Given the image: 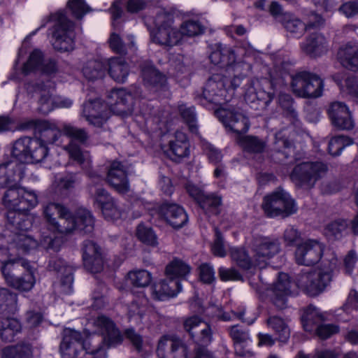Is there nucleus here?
Returning <instances> with one entry per match:
<instances>
[{
  "label": "nucleus",
  "instance_id": "obj_1",
  "mask_svg": "<svg viewBox=\"0 0 358 358\" xmlns=\"http://www.w3.org/2000/svg\"><path fill=\"white\" fill-rule=\"evenodd\" d=\"M93 325L97 333L85 338L78 331L64 329L59 347L63 358H106V348L122 343V335L109 317L99 315L94 320Z\"/></svg>",
  "mask_w": 358,
  "mask_h": 358
},
{
  "label": "nucleus",
  "instance_id": "obj_2",
  "mask_svg": "<svg viewBox=\"0 0 358 358\" xmlns=\"http://www.w3.org/2000/svg\"><path fill=\"white\" fill-rule=\"evenodd\" d=\"M21 165L8 161L0 164V187H8L3 197V204L8 209L7 223L10 229H29L32 219L26 213L38 204V198L34 191L27 190L17 183L22 176Z\"/></svg>",
  "mask_w": 358,
  "mask_h": 358
},
{
  "label": "nucleus",
  "instance_id": "obj_3",
  "mask_svg": "<svg viewBox=\"0 0 358 358\" xmlns=\"http://www.w3.org/2000/svg\"><path fill=\"white\" fill-rule=\"evenodd\" d=\"M215 114L227 129L237 134L236 142L242 150L250 154H259L264 152L266 142L255 136H241L250 128L248 118L241 111L230 106L215 109Z\"/></svg>",
  "mask_w": 358,
  "mask_h": 358
},
{
  "label": "nucleus",
  "instance_id": "obj_4",
  "mask_svg": "<svg viewBox=\"0 0 358 358\" xmlns=\"http://www.w3.org/2000/svg\"><path fill=\"white\" fill-rule=\"evenodd\" d=\"M94 218L85 208H79L73 215L67 209L66 215L58 217L48 228L54 234L67 235L78 231L83 234H91L94 230Z\"/></svg>",
  "mask_w": 358,
  "mask_h": 358
},
{
  "label": "nucleus",
  "instance_id": "obj_5",
  "mask_svg": "<svg viewBox=\"0 0 358 358\" xmlns=\"http://www.w3.org/2000/svg\"><path fill=\"white\" fill-rule=\"evenodd\" d=\"M318 270L302 271L296 278V285L306 294L315 296L322 292L332 280V273L336 266L337 259L333 257L328 266Z\"/></svg>",
  "mask_w": 358,
  "mask_h": 358
},
{
  "label": "nucleus",
  "instance_id": "obj_6",
  "mask_svg": "<svg viewBox=\"0 0 358 358\" xmlns=\"http://www.w3.org/2000/svg\"><path fill=\"white\" fill-rule=\"evenodd\" d=\"M174 14L166 9H159L155 17L156 29L150 34L153 43L164 47L172 48L178 45L182 38L180 28L174 25Z\"/></svg>",
  "mask_w": 358,
  "mask_h": 358
},
{
  "label": "nucleus",
  "instance_id": "obj_7",
  "mask_svg": "<svg viewBox=\"0 0 358 358\" xmlns=\"http://www.w3.org/2000/svg\"><path fill=\"white\" fill-rule=\"evenodd\" d=\"M1 272L7 283L16 289L27 292L35 284L29 263L24 259H15L3 263Z\"/></svg>",
  "mask_w": 358,
  "mask_h": 358
},
{
  "label": "nucleus",
  "instance_id": "obj_8",
  "mask_svg": "<svg viewBox=\"0 0 358 358\" xmlns=\"http://www.w3.org/2000/svg\"><path fill=\"white\" fill-rule=\"evenodd\" d=\"M28 94L35 99L38 104V110L43 114H48L55 107L69 108L72 106L71 99L57 96L52 97L53 83L50 80L45 82L29 83L27 85Z\"/></svg>",
  "mask_w": 358,
  "mask_h": 358
},
{
  "label": "nucleus",
  "instance_id": "obj_9",
  "mask_svg": "<svg viewBox=\"0 0 358 358\" xmlns=\"http://www.w3.org/2000/svg\"><path fill=\"white\" fill-rule=\"evenodd\" d=\"M228 83L227 77L219 73L213 74L206 81L202 94L196 96V100L209 109L227 103L229 101L227 94L231 90L227 87Z\"/></svg>",
  "mask_w": 358,
  "mask_h": 358
},
{
  "label": "nucleus",
  "instance_id": "obj_10",
  "mask_svg": "<svg viewBox=\"0 0 358 358\" xmlns=\"http://www.w3.org/2000/svg\"><path fill=\"white\" fill-rule=\"evenodd\" d=\"M328 170L327 164L322 161L302 162L294 166L289 177L296 187L311 189Z\"/></svg>",
  "mask_w": 358,
  "mask_h": 358
},
{
  "label": "nucleus",
  "instance_id": "obj_11",
  "mask_svg": "<svg viewBox=\"0 0 358 358\" xmlns=\"http://www.w3.org/2000/svg\"><path fill=\"white\" fill-rule=\"evenodd\" d=\"M50 20L54 22L51 43L55 50L69 52L74 49V23L62 12L52 14Z\"/></svg>",
  "mask_w": 358,
  "mask_h": 358
},
{
  "label": "nucleus",
  "instance_id": "obj_12",
  "mask_svg": "<svg viewBox=\"0 0 358 358\" xmlns=\"http://www.w3.org/2000/svg\"><path fill=\"white\" fill-rule=\"evenodd\" d=\"M290 87L298 97L314 99L322 96L324 81L317 74L306 71H300L290 76Z\"/></svg>",
  "mask_w": 358,
  "mask_h": 358
},
{
  "label": "nucleus",
  "instance_id": "obj_13",
  "mask_svg": "<svg viewBox=\"0 0 358 358\" xmlns=\"http://www.w3.org/2000/svg\"><path fill=\"white\" fill-rule=\"evenodd\" d=\"M184 328L191 338L199 346L195 350L194 358H213L204 345L212 341V332L209 325L198 316L189 317L184 322Z\"/></svg>",
  "mask_w": 358,
  "mask_h": 358
},
{
  "label": "nucleus",
  "instance_id": "obj_14",
  "mask_svg": "<svg viewBox=\"0 0 358 358\" xmlns=\"http://www.w3.org/2000/svg\"><path fill=\"white\" fill-rule=\"evenodd\" d=\"M11 155L21 163H39L48 156V151L34 138L24 136L13 143Z\"/></svg>",
  "mask_w": 358,
  "mask_h": 358
},
{
  "label": "nucleus",
  "instance_id": "obj_15",
  "mask_svg": "<svg viewBox=\"0 0 358 358\" xmlns=\"http://www.w3.org/2000/svg\"><path fill=\"white\" fill-rule=\"evenodd\" d=\"M264 83H268L273 90V92H266L262 89V83L257 79L251 80L248 84L245 92V100L248 103H257L260 107L267 106L274 98L275 91L285 85L284 80L281 78L275 79L271 77L270 80H264Z\"/></svg>",
  "mask_w": 358,
  "mask_h": 358
},
{
  "label": "nucleus",
  "instance_id": "obj_16",
  "mask_svg": "<svg viewBox=\"0 0 358 358\" xmlns=\"http://www.w3.org/2000/svg\"><path fill=\"white\" fill-rule=\"evenodd\" d=\"M262 208L267 216L271 217L278 215L287 217L296 213L297 210L294 201L282 189L265 196Z\"/></svg>",
  "mask_w": 358,
  "mask_h": 358
},
{
  "label": "nucleus",
  "instance_id": "obj_17",
  "mask_svg": "<svg viewBox=\"0 0 358 358\" xmlns=\"http://www.w3.org/2000/svg\"><path fill=\"white\" fill-rule=\"evenodd\" d=\"M63 131L66 136L72 139V141L66 147L70 157L80 165L85 164L86 159L83 152L80 146L74 143L73 141H78L81 145L89 146L90 143L87 131L84 128H78L70 124L64 125Z\"/></svg>",
  "mask_w": 358,
  "mask_h": 358
},
{
  "label": "nucleus",
  "instance_id": "obj_18",
  "mask_svg": "<svg viewBox=\"0 0 358 358\" xmlns=\"http://www.w3.org/2000/svg\"><path fill=\"white\" fill-rule=\"evenodd\" d=\"M324 245L317 240L308 239L297 244L296 262L306 266H313L321 259Z\"/></svg>",
  "mask_w": 358,
  "mask_h": 358
},
{
  "label": "nucleus",
  "instance_id": "obj_19",
  "mask_svg": "<svg viewBox=\"0 0 358 358\" xmlns=\"http://www.w3.org/2000/svg\"><path fill=\"white\" fill-rule=\"evenodd\" d=\"M280 250V243L276 238L267 236L257 238L253 244L255 266L264 268L267 262Z\"/></svg>",
  "mask_w": 358,
  "mask_h": 358
},
{
  "label": "nucleus",
  "instance_id": "obj_20",
  "mask_svg": "<svg viewBox=\"0 0 358 358\" xmlns=\"http://www.w3.org/2000/svg\"><path fill=\"white\" fill-rule=\"evenodd\" d=\"M209 59L211 63L220 67H227L228 70L238 71V69L245 66L243 62H236L234 50L227 45L217 43L212 45Z\"/></svg>",
  "mask_w": 358,
  "mask_h": 358
},
{
  "label": "nucleus",
  "instance_id": "obj_21",
  "mask_svg": "<svg viewBox=\"0 0 358 358\" xmlns=\"http://www.w3.org/2000/svg\"><path fill=\"white\" fill-rule=\"evenodd\" d=\"M28 230L18 228L12 230L7 223L6 229L3 234H0V238H4L10 248H16L22 252H28L38 245V242L27 234Z\"/></svg>",
  "mask_w": 358,
  "mask_h": 358
},
{
  "label": "nucleus",
  "instance_id": "obj_22",
  "mask_svg": "<svg viewBox=\"0 0 358 358\" xmlns=\"http://www.w3.org/2000/svg\"><path fill=\"white\" fill-rule=\"evenodd\" d=\"M106 104L113 113L126 117L133 111V96L124 89H113L108 95Z\"/></svg>",
  "mask_w": 358,
  "mask_h": 358
},
{
  "label": "nucleus",
  "instance_id": "obj_23",
  "mask_svg": "<svg viewBox=\"0 0 358 358\" xmlns=\"http://www.w3.org/2000/svg\"><path fill=\"white\" fill-rule=\"evenodd\" d=\"M83 260L85 268L96 273L102 271L103 260L101 248L92 241L86 240L83 243Z\"/></svg>",
  "mask_w": 358,
  "mask_h": 358
},
{
  "label": "nucleus",
  "instance_id": "obj_24",
  "mask_svg": "<svg viewBox=\"0 0 358 358\" xmlns=\"http://www.w3.org/2000/svg\"><path fill=\"white\" fill-rule=\"evenodd\" d=\"M228 331L234 343L235 354L239 357H252V339L249 331L241 326L233 325L228 329Z\"/></svg>",
  "mask_w": 358,
  "mask_h": 358
},
{
  "label": "nucleus",
  "instance_id": "obj_25",
  "mask_svg": "<svg viewBox=\"0 0 358 358\" xmlns=\"http://www.w3.org/2000/svg\"><path fill=\"white\" fill-rule=\"evenodd\" d=\"M328 114L332 124L340 129L350 130L354 127V121L348 106L343 102L331 103Z\"/></svg>",
  "mask_w": 358,
  "mask_h": 358
},
{
  "label": "nucleus",
  "instance_id": "obj_26",
  "mask_svg": "<svg viewBox=\"0 0 358 358\" xmlns=\"http://www.w3.org/2000/svg\"><path fill=\"white\" fill-rule=\"evenodd\" d=\"M106 108V106L100 100H90L83 103L82 115L90 124L99 128L103 127L108 119Z\"/></svg>",
  "mask_w": 358,
  "mask_h": 358
},
{
  "label": "nucleus",
  "instance_id": "obj_27",
  "mask_svg": "<svg viewBox=\"0 0 358 358\" xmlns=\"http://www.w3.org/2000/svg\"><path fill=\"white\" fill-rule=\"evenodd\" d=\"M159 213L175 229L182 227L188 221L184 208L174 203L164 202L159 208Z\"/></svg>",
  "mask_w": 358,
  "mask_h": 358
},
{
  "label": "nucleus",
  "instance_id": "obj_28",
  "mask_svg": "<svg viewBox=\"0 0 358 358\" xmlns=\"http://www.w3.org/2000/svg\"><path fill=\"white\" fill-rule=\"evenodd\" d=\"M294 152L293 143L286 137L284 131L275 134L271 157L277 163L287 165L292 160H288Z\"/></svg>",
  "mask_w": 358,
  "mask_h": 358
},
{
  "label": "nucleus",
  "instance_id": "obj_29",
  "mask_svg": "<svg viewBox=\"0 0 358 358\" xmlns=\"http://www.w3.org/2000/svg\"><path fill=\"white\" fill-rule=\"evenodd\" d=\"M300 47L303 52L313 58L321 57L329 50L327 38L317 32L308 35L300 44Z\"/></svg>",
  "mask_w": 358,
  "mask_h": 358
},
{
  "label": "nucleus",
  "instance_id": "obj_30",
  "mask_svg": "<svg viewBox=\"0 0 358 358\" xmlns=\"http://www.w3.org/2000/svg\"><path fill=\"white\" fill-rule=\"evenodd\" d=\"M50 271L60 273L62 291L66 294L72 292L73 282V268L61 258H52L49 261Z\"/></svg>",
  "mask_w": 358,
  "mask_h": 358
},
{
  "label": "nucleus",
  "instance_id": "obj_31",
  "mask_svg": "<svg viewBox=\"0 0 358 358\" xmlns=\"http://www.w3.org/2000/svg\"><path fill=\"white\" fill-rule=\"evenodd\" d=\"M291 294V281L287 274L279 273L277 282L272 289L271 300L279 309L287 306V297Z\"/></svg>",
  "mask_w": 358,
  "mask_h": 358
},
{
  "label": "nucleus",
  "instance_id": "obj_32",
  "mask_svg": "<svg viewBox=\"0 0 358 358\" xmlns=\"http://www.w3.org/2000/svg\"><path fill=\"white\" fill-rule=\"evenodd\" d=\"M107 181L116 191L125 193L129 191V184L124 166L117 161L111 163L108 171Z\"/></svg>",
  "mask_w": 358,
  "mask_h": 358
},
{
  "label": "nucleus",
  "instance_id": "obj_33",
  "mask_svg": "<svg viewBox=\"0 0 358 358\" xmlns=\"http://www.w3.org/2000/svg\"><path fill=\"white\" fill-rule=\"evenodd\" d=\"M182 290L181 283L177 280H161L152 287V297L155 300L165 301L176 296Z\"/></svg>",
  "mask_w": 358,
  "mask_h": 358
},
{
  "label": "nucleus",
  "instance_id": "obj_34",
  "mask_svg": "<svg viewBox=\"0 0 358 358\" xmlns=\"http://www.w3.org/2000/svg\"><path fill=\"white\" fill-rule=\"evenodd\" d=\"M108 66L109 76L117 83L126 82L129 74V68L125 59L120 57L108 59L105 64Z\"/></svg>",
  "mask_w": 358,
  "mask_h": 358
},
{
  "label": "nucleus",
  "instance_id": "obj_35",
  "mask_svg": "<svg viewBox=\"0 0 358 358\" xmlns=\"http://www.w3.org/2000/svg\"><path fill=\"white\" fill-rule=\"evenodd\" d=\"M39 125L40 127L37 132L38 136L34 138V139L39 141L41 145L44 147L48 153L49 149L48 145L54 144L58 141L61 136V131L55 124L48 121L43 120Z\"/></svg>",
  "mask_w": 358,
  "mask_h": 358
},
{
  "label": "nucleus",
  "instance_id": "obj_36",
  "mask_svg": "<svg viewBox=\"0 0 358 358\" xmlns=\"http://www.w3.org/2000/svg\"><path fill=\"white\" fill-rule=\"evenodd\" d=\"M168 155L173 161L187 157L189 154V143L185 133L177 131L175 134V140L169 142Z\"/></svg>",
  "mask_w": 358,
  "mask_h": 358
},
{
  "label": "nucleus",
  "instance_id": "obj_37",
  "mask_svg": "<svg viewBox=\"0 0 358 358\" xmlns=\"http://www.w3.org/2000/svg\"><path fill=\"white\" fill-rule=\"evenodd\" d=\"M338 58L343 66L352 71L358 69V43L349 42L338 52Z\"/></svg>",
  "mask_w": 358,
  "mask_h": 358
},
{
  "label": "nucleus",
  "instance_id": "obj_38",
  "mask_svg": "<svg viewBox=\"0 0 358 358\" xmlns=\"http://www.w3.org/2000/svg\"><path fill=\"white\" fill-rule=\"evenodd\" d=\"M141 73L145 85L152 87L156 90L162 89L166 85V76L152 64H144L142 66Z\"/></svg>",
  "mask_w": 358,
  "mask_h": 358
},
{
  "label": "nucleus",
  "instance_id": "obj_39",
  "mask_svg": "<svg viewBox=\"0 0 358 358\" xmlns=\"http://www.w3.org/2000/svg\"><path fill=\"white\" fill-rule=\"evenodd\" d=\"M190 271L191 267L188 264L180 259L174 258L166 265L165 274L168 279L177 280L180 282V280L185 279Z\"/></svg>",
  "mask_w": 358,
  "mask_h": 358
},
{
  "label": "nucleus",
  "instance_id": "obj_40",
  "mask_svg": "<svg viewBox=\"0 0 358 358\" xmlns=\"http://www.w3.org/2000/svg\"><path fill=\"white\" fill-rule=\"evenodd\" d=\"M323 320L322 315L314 306H310L306 308L301 316V322L306 331L312 333L317 326Z\"/></svg>",
  "mask_w": 358,
  "mask_h": 358
},
{
  "label": "nucleus",
  "instance_id": "obj_41",
  "mask_svg": "<svg viewBox=\"0 0 358 358\" xmlns=\"http://www.w3.org/2000/svg\"><path fill=\"white\" fill-rule=\"evenodd\" d=\"M21 328L17 320L10 317L3 319L0 324V337L5 342H12L15 335L20 332Z\"/></svg>",
  "mask_w": 358,
  "mask_h": 358
},
{
  "label": "nucleus",
  "instance_id": "obj_42",
  "mask_svg": "<svg viewBox=\"0 0 358 358\" xmlns=\"http://www.w3.org/2000/svg\"><path fill=\"white\" fill-rule=\"evenodd\" d=\"M127 38L129 43H125L117 34L113 32L110 34L108 42L113 52L120 55H126L129 50L131 51L136 50L134 36L130 35Z\"/></svg>",
  "mask_w": 358,
  "mask_h": 358
},
{
  "label": "nucleus",
  "instance_id": "obj_43",
  "mask_svg": "<svg viewBox=\"0 0 358 358\" xmlns=\"http://www.w3.org/2000/svg\"><path fill=\"white\" fill-rule=\"evenodd\" d=\"M278 103L282 109L285 115L290 120L292 124H296L299 122V115L292 96L287 93L280 92L278 95Z\"/></svg>",
  "mask_w": 358,
  "mask_h": 358
},
{
  "label": "nucleus",
  "instance_id": "obj_44",
  "mask_svg": "<svg viewBox=\"0 0 358 358\" xmlns=\"http://www.w3.org/2000/svg\"><path fill=\"white\" fill-rule=\"evenodd\" d=\"M208 215H217L220 213L222 197L216 194H206L198 203Z\"/></svg>",
  "mask_w": 358,
  "mask_h": 358
},
{
  "label": "nucleus",
  "instance_id": "obj_45",
  "mask_svg": "<svg viewBox=\"0 0 358 358\" xmlns=\"http://www.w3.org/2000/svg\"><path fill=\"white\" fill-rule=\"evenodd\" d=\"M67 208L61 203L50 202L43 206V216L48 228L60 216L66 215Z\"/></svg>",
  "mask_w": 358,
  "mask_h": 358
},
{
  "label": "nucleus",
  "instance_id": "obj_46",
  "mask_svg": "<svg viewBox=\"0 0 358 358\" xmlns=\"http://www.w3.org/2000/svg\"><path fill=\"white\" fill-rule=\"evenodd\" d=\"M106 64L100 60L87 61L82 69L85 78L89 80H94L103 78L105 73Z\"/></svg>",
  "mask_w": 358,
  "mask_h": 358
},
{
  "label": "nucleus",
  "instance_id": "obj_47",
  "mask_svg": "<svg viewBox=\"0 0 358 358\" xmlns=\"http://www.w3.org/2000/svg\"><path fill=\"white\" fill-rule=\"evenodd\" d=\"M267 324L274 330L278 340L281 343H287L290 337V329L287 323L278 316H271L267 319Z\"/></svg>",
  "mask_w": 358,
  "mask_h": 358
},
{
  "label": "nucleus",
  "instance_id": "obj_48",
  "mask_svg": "<svg viewBox=\"0 0 358 358\" xmlns=\"http://www.w3.org/2000/svg\"><path fill=\"white\" fill-rule=\"evenodd\" d=\"M179 28L182 38L183 36L192 38L202 35L206 29V26L200 20L196 19L183 21Z\"/></svg>",
  "mask_w": 358,
  "mask_h": 358
},
{
  "label": "nucleus",
  "instance_id": "obj_49",
  "mask_svg": "<svg viewBox=\"0 0 358 358\" xmlns=\"http://www.w3.org/2000/svg\"><path fill=\"white\" fill-rule=\"evenodd\" d=\"M281 20L285 29L296 38L301 36L307 28L305 23L289 14L283 15Z\"/></svg>",
  "mask_w": 358,
  "mask_h": 358
},
{
  "label": "nucleus",
  "instance_id": "obj_50",
  "mask_svg": "<svg viewBox=\"0 0 358 358\" xmlns=\"http://www.w3.org/2000/svg\"><path fill=\"white\" fill-rule=\"evenodd\" d=\"M231 257L238 266L248 270L255 266V259H250L247 251L243 248H234L231 249Z\"/></svg>",
  "mask_w": 358,
  "mask_h": 358
},
{
  "label": "nucleus",
  "instance_id": "obj_51",
  "mask_svg": "<svg viewBox=\"0 0 358 358\" xmlns=\"http://www.w3.org/2000/svg\"><path fill=\"white\" fill-rule=\"evenodd\" d=\"M31 348L29 344L8 346L3 350L5 358H31Z\"/></svg>",
  "mask_w": 358,
  "mask_h": 358
},
{
  "label": "nucleus",
  "instance_id": "obj_52",
  "mask_svg": "<svg viewBox=\"0 0 358 358\" xmlns=\"http://www.w3.org/2000/svg\"><path fill=\"white\" fill-rule=\"evenodd\" d=\"M178 111L187 124L189 131L192 133H198V127L196 124V115L195 109L193 106H188L185 103H180L178 105Z\"/></svg>",
  "mask_w": 358,
  "mask_h": 358
},
{
  "label": "nucleus",
  "instance_id": "obj_53",
  "mask_svg": "<svg viewBox=\"0 0 358 358\" xmlns=\"http://www.w3.org/2000/svg\"><path fill=\"white\" fill-rule=\"evenodd\" d=\"M43 63V54L39 49H34L30 54L29 59L24 64L22 69V73L28 75L31 71L40 70Z\"/></svg>",
  "mask_w": 358,
  "mask_h": 358
},
{
  "label": "nucleus",
  "instance_id": "obj_54",
  "mask_svg": "<svg viewBox=\"0 0 358 358\" xmlns=\"http://www.w3.org/2000/svg\"><path fill=\"white\" fill-rule=\"evenodd\" d=\"M128 278L134 286L145 287L150 285L152 278L149 271L139 269L129 272Z\"/></svg>",
  "mask_w": 358,
  "mask_h": 358
},
{
  "label": "nucleus",
  "instance_id": "obj_55",
  "mask_svg": "<svg viewBox=\"0 0 358 358\" xmlns=\"http://www.w3.org/2000/svg\"><path fill=\"white\" fill-rule=\"evenodd\" d=\"M353 143L352 140L345 136H337L331 138L328 144L329 153L332 156L339 155L342 150Z\"/></svg>",
  "mask_w": 358,
  "mask_h": 358
},
{
  "label": "nucleus",
  "instance_id": "obj_56",
  "mask_svg": "<svg viewBox=\"0 0 358 358\" xmlns=\"http://www.w3.org/2000/svg\"><path fill=\"white\" fill-rule=\"evenodd\" d=\"M348 227L345 220L338 219L329 223L326 227V234L329 237L338 239L345 233Z\"/></svg>",
  "mask_w": 358,
  "mask_h": 358
},
{
  "label": "nucleus",
  "instance_id": "obj_57",
  "mask_svg": "<svg viewBox=\"0 0 358 358\" xmlns=\"http://www.w3.org/2000/svg\"><path fill=\"white\" fill-rule=\"evenodd\" d=\"M136 236L141 242L147 245L155 246L157 244V236L152 228L145 227L143 224L138 225Z\"/></svg>",
  "mask_w": 358,
  "mask_h": 358
},
{
  "label": "nucleus",
  "instance_id": "obj_58",
  "mask_svg": "<svg viewBox=\"0 0 358 358\" xmlns=\"http://www.w3.org/2000/svg\"><path fill=\"white\" fill-rule=\"evenodd\" d=\"M171 351L167 354L168 358H187V349L185 345L179 338L175 340L174 343H169L166 345Z\"/></svg>",
  "mask_w": 358,
  "mask_h": 358
},
{
  "label": "nucleus",
  "instance_id": "obj_59",
  "mask_svg": "<svg viewBox=\"0 0 358 358\" xmlns=\"http://www.w3.org/2000/svg\"><path fill=\"white\" fill-rule=\"evenodd\" d=\"M68 6L73 15L78 20L82 19L86 13L91 10L90 7L85 3V0H69Z\"/></svg>",
  "mask_w": 358,
  "mask_h": 358
},
{
  "label": "nucleus",
  "instance_id": "obj_60",
  "mask_svg": "<svg viewBox=\"0 0 358 358\" xmlns=\"http://www.w3.org/2000/svg\"><path fill=\"white\" fill-rule=\"evenodd\" d=\"M124 336L127 339L133 348L138 352L143 350L144 341L143 336L138 334L134 329L129 328L124 330Z\"/></svg>",
  "mask_w": 358,
  "mask_h": 358
},
{
  "label": "nucleus",
  "instance_id": "obj_61",
  "mask_svg": "<svg viewBox=\"0 0 358 358\" xmlns=\"http://www.w3.org/2000/svg\"><path fill=\"white\" fill-rule=\"evenodd\" d=\"M106 286L103 283L99 284L94 289L92 294V306L94 309H101L105 306L107 303L105 295Z\"/></svg>",
  "mask_w": 358,
  "mask_h": 358
},
{
  "label": "nucleus",
  "instance_id": "obj_62",
  "mask_svg": "<svg viewBox=\"0 0 358 358\" xmlns=\"http://www.w3.org/2000/svg\"><path fill=\"white\" fill-rule=\"evenodd\" d=\"M90 192L94 195V202L100 209L113 200L108 192L101 187L92 186Z\"/></svg>",
  "mask_w": 358,
  "mask_h": 358
},
{
  "label": "nucleus",
  "instance_id": "obj_63",
  "mask_svg": "<svg viewBox=\"0 0 358 358\" xmlns=\"http://www.w3.org/2000/svg\"><path fill=\"white\" fill-rule=\"evenodd\" d=\"M339 331V327L332 324H319L313 332L321 339L325 340Z\"/></svg>",
  "mask_w": 358,
  "mask_h": 358
},
{
  "label": "nucleus",
  "instance_id": "obj_64",
  "mask_svg": "<svg viewBox=\"0 0 358 358\" xmlns=\"http://www.w3.org/2000/svg\"><path fill=\"white\" fill-rule=\"evenodd\" d=\"M103 215L106 220H117L122 215L120 208L117 206L115 200L113 199L110 203L105 204L102 208H101Z\"/></svg>",
  "mask_w": 358,
  "mask_h": 358
}]
</instances>
